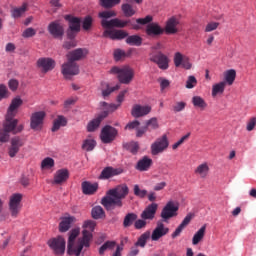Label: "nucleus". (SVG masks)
<instances>
[{
	"mask_svg": "<svg viewBox=\"0 0 256 256\" xmlns=\"http://www.w3.org/2000/svg\"><path fill=\"white\" fill-rule=\"evenodd\" d=\"M79 233H81L80 228H74L69 232L68 237V253L69 255L80 256L81 251H83V247H91V240L93 239V234L87 230L82 231V239L78 241L75 246V239L79 237Z\"/></svg>",
	"mask_w": 256,
	"mask_h": 256,
	"instance_id": "nucleus-1",
	"label": "nucleus"
},
{
	"mask_svg": "<svg viewBox=\"0 0 256 256\" xmlns=\"http://www.w3.org/2000/svg\"><path fill=\"white\" fill-rule=\"evenodd\" d=\"M108 196L102 198L101 203L105 209H111L113 205L123 207V199L129 195L127 184H120L107 192Z\"/></svg>",
	"mask_w": 256,
	"mask_h": 256,
	"instance_id": "nucleus-2",
	"label": "nucleus"
},
{
	"mask_svg": "<svg viewBox=\"0 0 256 256\" xmlns=\"http://www.w3.org/2000/svg\"><path fill=\"white\" fill-rule=\"evenodd\" d=\"M99 17L102 19L101 25L104 29H113V27L124 29L127 25H131V20L111 19V17H117V13L113 10L100 12Z\"/></svg>",
	"mask_w": 256,
	"mask_h": 256,
	"instance_id": "nucleus-3",
	"label": "nucleus"
},
{
	"mask_svg": "<svg viewBox=\"0 0 256 256\" xmlns=\"http://www.w3.org/2000/svg\"><path fill=\"white\" fill-rule=\"evenodd\" d=\"M151 21H153V16L151 15H148L145 18L136 19V23H138V25H147L145 33L148 37H159V35H163V33H165V29L157 23H151Z\"/></svg>",
	"mask_w": 256,
	"mask_h": 256,
	"instance_id": "nucleus-4",
	"label": "nucleus"
},
{
	"mask_svg": "<svg viewBox=\"0 0 256 256\" xmlns=\"http://www.w3.org/2000/svg\"><path fill=\"white\" fill-rule=\"evenodd\" d=\"M110 73L117 75L118 81L123 85H129L133 81V77H135V71L130 66H124L122 68L114 66L111 68Z\"/></svg>",
	"mask_w": 256,
	"mask_h": 256,
	"instance_id": "nucleus-5",
	"label": "nucleus"
},
{
	"mask_svg": "<svg viewBox=\"0 0 256 256\" xmlns=\"http://www.w3.org/2000/svg\"><path fill=\"white\" fill-rule=\"evenodd\" d=\"M177 211H179V206L175 202H167L160 213L161 223H169L173 217H177Z\"/></svg>",
	"mask_w": 256,
	"mask_h": 256,
	"instance_id": "nucleus-6",
	"label": "nucleus"
},
{
	"mask_svg": "<svg viewBox=\"0 0 256 256\" xmlns=\"http://www.w3.org/2000/svg\"><path fill=\"white\" fill-rule=\"evenodd\" d=\"M19 120L15 119V116L10 114L6 115V120L3 123V130L9 133H13V135H17V133H21L25 126L23 124L18 125Z\"/></svg>",
	"mask_w": 256,
	"mask_h": 256,
	"instance_id": "nucleus-7",
	"label": "nucleus"
},
{
	"mask_svg": "<svg viewBox=\"0 0 256 256\" xmlns=\"http://www.w3.org/2000/svg\"><path fill=\"white\" fill-rule=\"evenodd\" d=\"M47 244L55 255H65L66 242L62 236L48 240Z\"/></svg>",
	"mask_w": 256,
	"mask_h": 256,
	"instance_id": "nucleus-8",
	"label": "nucleus"
},
{
	"mask_svg": "<svg viewBox=\"0 0 256 256\" xmlns=\"http://www.w3.org/2000/svg\"><path fill=\"white\" fill-rule=\"evenodd\" d=\"M61 73L65 79L75 77V75H79V64H77V62L67 60V62L62 64Z\"/></svg>",
	"mask_w": 256,
	"mask_h": 256,
	"instance_id": "nucleus-9",
	"label": "nucleus"
},
{
	"mask_svg": "<svg viewBox=\"0 0 256 256\" xmlns=\"http://www.w3.org/2000/svg\"><path fill=\"white\" fill-rule=\"evenodd\" d=\"M118 135V131L115 129V127L106 125L102 128L100 138L102 143H113L115 141V138Z\"/></svg>",
	"mask_w": 256,
	"mask_h": 256,
	"instance_id": "nucleus-10",
	"label": "nucleus"
},
{
	"mask_svg": "<svg viewBox=\"0 0 256 256\" xmlns=\"http://www.w3.org/2000/svg\"><path fill=\"white\" fill-rule=\"evenodd\" d=\"M23 199V195L21 194H13L10 197L9 209L11 217L17 218L19 212L21 211V201Z\"/></svg>",
	"mask_w": 256,
	"mask_h": 256,
	"instance_id": "nucleus-11",
	"label": "nucleus"
},
{
	"mask_svg": "<svg viewBox=\"0 0 256 256\" xmlns=\"http://www.w3.org/2000/svg\"><path fill=\"white\" fill-rule=\"evenodd\" d=\"M45 111L34 112L30 117V128L33 131H41L43 129V121H45Z\"/></svg>",
	"mask_w": 256,
	"mask_h": 256,
	"instance_id": "nucleus-12",
	"label": "nucleus"
},
{
	"mask_svg": "<svg viewBox=\"0 0 256 256\" xmlns=\"http://www.w3.org/2000/svg\"><path fill=\"white\" fill-rule=\"evenodd\" d=\"M150 61H152V63H156L159 69H169V58L161 51L152 52Z\"/></svg>",
	"mask_w": 256,
	"mask_h": 256,
	"instance_id": "nucleus-13",
	"label": "nucleus"
},
{
	"mask_svg": "<svg viewBox=\"0 0 256 256\" xmlns=\"http://www.w3.org/2000/svg\"><path fill=\"white\" fill-rule=\"evenodd\" d=\"M167 147H169V140L167 139V135H163L156 139L151 145V153L152 155H159V153H163Z\"/></svg>",
	"mask_w": 256,
	"mask_h": 256,
	"instance_id": "nucleus-14",
	"label": "nucleus"
},
{
	"mask_svg": "<svg viewBox=\"0 0 256 256\" xmlns=\"http://www.w3.org/2000/svg\"><path fill=\"white\" fill-rule=\"evenodd\" d=\"M48 32L52 37H54V39H63V36L65 35V28L59 21H54L48 25Z\"/></svg>",
	"mask_w": 256,
	"mask_h": 256,
	"instance_id": "nucleus-15",
	"label": "nucleus"
},
{
	"mask_svg": "<svg viewBox=\"0 0 256 256\" xmlns=\"http://www.w3.org/2000/svg\"><path fill=\"white\" fill-rule=\"evenodd\" d=\"M25 145L23 139L19 136L13 137L10 140V147L8 148V155L9 157L13 158L16 157L17 153H19L21 147Z\"/></svg>",
	"mask_w": 256,
	"mask_h": 256,
	"instance_id": "nucleus-16",
	"label": "nucleus"
},
{
	"mask_svg": "<svg viewBox=\"0 0 256 256\" xmlns=\"http://www.w3.org/2000/svg\"><path fill=\"white\" fill-rule=\"evenodd\" d=\"M103 37L112 39V41H121V40L129 37V33H127L124 30H111V29L107 28L103 32Z\"/></svg>",
	"mask_w": 256,
	"mask_h": 256,
	"instance_id": "nucleus-17",
	"label": "nucleus"
},
{
	"mask_svg": "<svg viewBox=\"0 0 256 256\" xmlns=\"http://www.w3.org/2000/svg\"><path fill=\"white\" fill-rule=\"evenodd\" d=\"M88 54L89 50H87V48H77L73 51L68 52L66 57L68 61H72L73 63H75V61H81V59H85Z\"/></svg>",
	"mask_w": 256,
	"mask_h": 256,
	"instance_id": "nucleus-18",
	"label": "nucleus"
},
{
	"mask_svg": "<svg viewBox=\"0 0 256 256\" xmlns=\"http://www.w3.org/2000/svg\"><path fill=\"white\" fill-rule=\"evenodd\" d=\"M56 62L52 58H40L37 60V67L41 69L42 73H49L55 69Z\"/></svg>",
	"mask_w": 256,
	"mask_h": 256,
	"instance_id": "nucleus-19",
	"label": "nucleus"
},
{
	"mask_svg": "<svg viewBox=\"0 0 256 256\" xmlns=\"http://www.w3.org/2000/svg\"><path fill=\"white\" fill-rule=\"evenodd\" d=\"M168 233H169V228L165 227V224H163V222L158 221L150 237L152 241H159L161 237H165V235H167Z\"/></svg>",
	"mask_w": 256,
	"mask_h": 256,
	"instance_id": "nucleus-20",
	"label": "nucleus"
},
{
	"mask_svg": "<svg viewBox=\"0 0 256 256\" xmlns=\"http://www.w3.org/2000/svg\"><path fill=\"white\" fill-rule=\"evenodd\" d=\"M157 209H159V205L157 203L149 204L141 213V219L146 221H153L155 219V215H157Z\"/></svg>",
	"mask_w": 256,
	"mask_h": 256,
	"instance_id": "nucleus-21",
	"label": "nucleus"
},
{
	"mask_svg": "<svg viewBox=\"0 0 256 256\" xmlns=\"http://www.w3.org/2000/svg\"><path fill=\"white\" fill-rule=\"evenodd\" d=\"M108 115H109V111H103L96 118H94L92 121H90L87 125V132L93 133L94 131H97V129H99V125H101V122L103 121V119L107 118Z\"/></svg>",
	"mask_w": 256,
	"mask_h": 256,
	"instance_id": "nucleus-22",
	"label": "nucleus"
},
{
	"mask_svg": "<svg viewBox=\"0 0 256 256\" xmlns=\"http://www.w3.org/2000/svg\"><path fill=\"white\" fill-rule=\"evenodd\" d=\"M151 113V106H142L139 104H135L132 107L131 115L135 117V119H139V117H145V115H149Z\"/></svg>",
	"mask_w": 256,
	"mask_h": 256,
	"instance_id": "nucleus-23",
	"label": "nucleus"
},
{
	"mask_svg": "<svg viewBox=\"0 0 256 256\" xmlns=\"http://www.w3.org/2000/svg\"><path fill=\"white\" fill-rule=\"evenodd\" d=\"M122 173L123 168H113L111 166H108L102 170L99 179H111V177H117V175H121Z\"/></svg>",
	"mask_w": 256,
	"mask_h": 256,
	"instance_id": "nucleus-24",
	"label": "nucleus"
},
{
	"mask_svg": "<svg viewBox=\"0 0 256 256\" xmlns=\"http://www.w3.org/2000/svg\"><path fill=\"white\" fill-rule=\"evenodd\" d=\"M67 179H69V170L67 169L57 170L54 175L53 185H61L65 183Z\"/></svg>",
	"mask_w": 256,
	"mask_h": 256,
	"instance_id": "nucleus-25",
	"label": "nucleus"
},
{
	"mask_svg": "<svg viewBox=\"0 0 256 256\" xmlns=\"http://www.w3.org/2000/svg\"><path fill=\"white\" fill-rule=\"evenodd\" d=\"M151 165H153V160L149 158L148 156H144L142 159H140L136 166L135 169L137 171H149L151 169Z\"/></svg>",
	"mask_w": 256,
	"mask_h": 256,
	"instance_id": "nucleus-26",
	"label": "nucleus"
},
{
	"mask_svg": "<svg viewBox=\"0 0 256 256\" xmlns=\"http://www.w3.org/2000/svg\"><path fill=\"white\" fill-rule=\"evenodd\" d=\"M75 223V217L68 216L63 217L61 222L59 223V231L60 233H67L71 229V225Z\"/></svg>",
	"mask_w": 256,
	"mask_h": 256,
	"instance_id": "nucleus-27",
	"label": "nucleus"
},
{
	"mask_svg": "<svg viewBox=\"0 0 256 256\" xmlns=\"http://www.w3.org/2000/svg\"><path fill=\"white\" fill-rule=\"evenodd\" d=\"M191 219H193V215L192 214H188L183 219L181 224L172 233V235H171L172 239H176V237H179V235H181V233H183V229H185V227H187V225H189V223H191Z\"/></svg>",
	"mask_w": 256,
	"mask_h": 256,
	"instance_id": "nucleus-28",
	"label": "nucleus"
},
{
	"mask_svg": "<svg viewBox=\"0 0 256 256\" xmlns=\"http://www.w3.org/2000/svg\"><path fill=\"white\" fill-rule=\"evenodd\" d=\"M98 189L99 184L97 183H91L89 181L82 183V193H84V195H94V193H97Z\"/></svg>",
	"mask_w": 256,
	"mask_h": 256,
	"instance_id": "nucleus-29",
	"label": "nucleus"
},
{
	"mask_svg": "<svg viewBox=\"0 0 256 256\" xmlns=\"http://www.w3.org/2000/svg\"><path fill=\"white\" fill-rule=\"evenodd\" d=\"M177 25H179V20H177L175 17L170 18L166 23L165 32L168 35H175V33L178 31Z\"/></svg>",
	"mask_w": 256,
	"mask_h": 256,
	"instance_id": "nucleus-30",
	"label": "nucleus"
},
{
	"mask_svg": "<svg viewBox=\"0 0 256 256\" xmlns=\"http://www.w3.org/2000/svg\"><path fill=\"white\" fill-rule=\"evenodd\" d=\"M149 239H151V231L147 230L138 237L134 245L135 247H141L142 249H145Z\"/></svg>",
	"mask_w": 256,
	"mask_h": 256,
	"instance_id": "nucleus-31",
	"label": "nucleus"
},
{
	"mask_svg": "<svg viewBox=\"0 0 256 256\" xmlns=\"http://www.w3.org/2000/svg\"><path fill=\"white\" fill-rule=\"evenodd\" d=\"M23 105V100L21 98H14L8 108L7 115H12L15 117L17 115V109Z\"/></svg>",
	"mask_w": 256,
	"mask_h": 256,
	"instance_id": "nucleus-32",
	"label": "nucleus"
},
{
	"mask_svg": "<svg viewBox=\"0 0 256 256\" xmlns=\"http://www.w3.org/2000/svg\"><path fill=\"white\" fill-rule=\"evenodd\" d=\"M102 96L103 97H109L114 91H119L120 85L117 84L116 86L110 87L108 83L102 82Z\"/></svg>",
	"mask_w": 256,
	"mask_h": 256,
	"instance_id": "nucleus-33",
	"label": "nucleus"
},
{
	"mask_svg": "<svg viewBox=\"0 0 256 256\" xmlns=\"http://www.w3.org/2000/svg\"><path fill=\"white\" fill-rule=\"evenodd\" d=\"M207 230V226L203 225L193 236V245L197 246L199 243L203 241L205 238V231Z\"/></svg>",
	"mask_w": 256,
	"mask_h": 256,
	"instance_id": "nucleus-34",
	"label": "nucleus"
},
{
	"mask_svg": "<svg viewBox=\"0 0 256 256\" xmlns=\"http://www.w3.org/2000/svg\"><path fill=\"white\" fill-rule=\"evenodd\" d=\"M225 87H227V82H219L212 86V97H217V95H223L225 93Z\"/></svg>",
	"mask_w": 256,
	"mask_h": 256,
	"instance_id": "nucleus-35",
	"label": "nucleus"
},
{
	"mask_svg": "<svg viewBox=\"0 0 256 256\" xmlns=\"http://www.w3.org/2000/svg\"><path fill=\"white\" fill-rule=\"evenodd\" d=\"M127 45H132L134 47H141L143 45V38L139 35H131L126 38Z\"/></svg>",
	"mask_w": 256,
	"mask_h": 256,
	"instance_id": "nucleus-36",
	"label": "nucleus"
},
{
	"mask_svg": "<svg viewBox=\"0 0 256 256\" xmlns=\"http://www.w3.org/2000/svg\"><path fill=\"white\" fill-rule=\"evenodd\" d=\"M117 247V242L115 241H106L98 250L99 255H105V251H113Z\"/></svg>",
	"mask_w": 256,
	"mask_h": 256,
	"instance_id": "nucleus-37",
	"label": "nucleus"
},
{
	"mask_svg": "<svg viewBox=\"0 0 256 256\" xmlns=\"http://www.w3.org/2000/svg\"><path fill=\"white\" fill-rule=\"evenodd\" d=\"M65 126H67V119L65 118V116H58V118L55 119L53 122L52 131L53 133H55L56 131H59L61 127Z\"/></svg>",
	"mask_w": 256,
	"mask_h": 256,
	"instance_id": "nucleus-38",
	"label": "nucleus"
},
{
	"mask_svg": "<svg viewBox=\"0 0 256 256\" xmlns=\"http://www.w3.org/2000/svg\"><path fill=\"white\" fill-rule=\"evenodd\" d=\"M195 173L202 179L207 178V175H209V165L207 163L200 164L195 170Z\"/></svg>",
	"mask_w": 256,
	"mask_h": 256,
	"instance_id": "nucleus-39",
	"label": "nucleus"
},
{
	"mask_svg": "<svg viewBox=\"0 0 256 256\" xmlns=\"http://www.w3.org/2000/svg\"><path fill=\"white\" fill-rule=\"evenodd\" d=\"M123 148L132 153V155H137V153H139V143L137 142L123 143Z\"/></svg>",
	"mask_w": 256,
	"mask_h": 256,
	"instance_id": "nucleus-40",
	"label": "nucleus"
},
{
	"mask_svg": "<svg viewBox=\"0 0 256 256\" xmlns=\"http://www.w3.org/2000/svg\"><path fill=\"white\" fill-rule=\"evenodd\" d=\"M122 11L125 17H133V15L137 13V10L135 9V7L129 3L122 4Z\"/></svg>",
	"mask_w": 256,
	"mask_h": 256,
	"instance_id": "nucleus-41",
	"label": "nucleus"
},
{
	"mask_svg": "<svg viewBox=\"0 0 256 256\" xmlns=\"http://www.w3.org/2000/svg\"><path fill=\"white\" fill-rule=\"evenodd\" d=\"M136 219H138L137 214H135V213L126 214V216L124 217V220H123V227H125L126 229H127V227H131V225H133V223H135Z\"/></svg>",
	"mask_w": 256,
	"mask_h": 256,
	"instance_id": "nucleus-42",
	"label": "nucleus"
},
{
	"mask_svg": "<svg viewBox=\"0 0 256 256\" xmlns=\"http://www.w3.org/2000/svg\"><path fill=\"white\" fill-rule=\"evenodd\" d=\"M235 79H236L235 70L231 69L224 73V83H226V85H233Z\"/></svg>",
	"mask_w": 256,
	"mask_h": 256,
	"instance_id": "nucleus-43",
	"label": "nucleus"
},
{
	"mask_svg": "<svg viewBox=\"0 0 256 256\" xmlns=\"http://www.w3.org/2000/svg\"><path fill=\"white\" fill-rule=\"evenodd\" d=\"M193 105L194 107H198L200 111H205V109H207V102L200 96L193 97Z\"/></svg>",
	"mask_w": 256,
	"mask_h": 256,
	"instance_id": "nucleus-44",
	"label": "nucleus"
},
{
	"mask_svg": "<svg viewBox=\"0 0 256 256\" xmlns=\"http://www.w3.org/2000/svg\"><path fill=\"white\" fill-rule=\"evenodd\" d=\"M95 147H97V142L93 139H86L82 143L83 151L90 152V151H93V149H95Z\"/></svg>",
	"mask_w": 256,
	"mask_h": 256,
	"instance_id": "nucleus-45",
	"label": "nucleus"
},
{
	"mask_svg": "<svg viewBox=\"0 0 256 256\" xmlns=\"http://www.w3.org/2000/svg\"><path fill=\"white\" fill-rule=\"evenodd\" d=\"M91 215L93 219H103V217H105V210H103L101 206H95L92 208Z\"/></svg>",
	"mask_w": 256,
	"mask_h": 256,
	"instance_id": "nucleus-46",
	"label": "nucleus"
},
{
	"mask_svg": "<svg viewBox=\"0 0 256 256\" xmlns=\"http://www.w3.org/2000/svg\"><path fill=\"white\" fill-rule=\"evenodd\" d=\"M72 31H81V20L77 17H73L70 19L69 28Z\"/></svg>",
	"mask_w": 256,
	"mask_h": 256,
	"instance_id": "nucleus-47",
	"label": "nucleus"
},
{
	"mask_svg": "<svg viewBox=\"0 0 256 256\" xmlns=\"http://www.w3.org/2000/svg\"><path fill=\"white\" fill-rule=\"evenodd\" d=\"M146 128L148 131H155L159 128V121L153 117L146 122Z\"/></svg>",
	"mask_w": 256,
	"mask_h": 256,
	"instance_id": "nucleus-48",
	"label": "nucleus"
},
{
	"mask_svg": "<svg viewBox=\"0 0 256 256\" xmlns=\"http://www.w3.org/2000/svg\"><path fill=\"white\" fill-rule=\"evenodd\" d=\"M96 226L97 223L93 220H86L83 224L84 231H88L89 233H91V235H93Z\"/></svg>",
	"mask_w": 256,
	"mask_h": 256,
	"instance_id": "nucleus-49",
	"label": "nucleus"
},
{
	"mask_svg": "<svg viewBox=\"0 0 256 256\" xmlns=\"http://www.w3.org/2000/svg\"><path fill=\"white\" fill-rule=\"evenodd\" d=\"M101 6L105 9H111V7H115V5H119L121 0H100Z\"/></svg>",
	"mask_w": 256,
	"mask_h": 256,
	"instance_id": "nucleus-50",
	"label": "nucleus"
},
{
	"mask_svg": "<svg viewBox=\"0 0 256 256\" xmlns=\"http://www.w3.org/2000/svg\"><path fill=\"white\" fill-rule=\"evenodd\" d=\"M52 167H55V160L51 157H47L41 162V168L42 169H51Z\"/></svg>",
	"mask_w": 256,
	"mask_h": 256,
	"instance_id": "nucleus-51",
	"label": "nucleus"
},
{
	"mask_svg": "<svg viewBox=\"0 0 256 256\" xmlns=\"http://www.w3.org/2000/svg\"><path fill=\"white\" fill-rule=\"evenodd\" d=\"M25 11H27V5L24 4L20 8H15L12 10V17H14V19H18V17H21Z\"/></svg>",
	"mask_w": 256,
	"mask_h": 256,
	"instance_id": "nucleus-52",
	"label": "nucleus"
},
{
	"mask_svg": "<svg viewBox=\"0 0 256 256\" xmlns=\"http://www.w3.org/2000/svg\"><path fill=\"white\" fill-rule=\"evenodd\" d=\"M10 95L11 93H9V89L5 84H0V101H3V99H9Z\"/></svg>",
	"mask_w": 256,
	"mask_h": 256,
	"instance_id": "nucleus-53",
	"label": "nucleus"
},
{
	"mask_svg": "<svg viewBox=\"0 0 256 256\" xmlns=\"http://www.w3.org/2000/svg\"><path fill=\"white\" fill-rule=\"evenodd\" d=\"M93 25V18L91 16H86L82 22V28L84 31H89Z\"/></svg>",
	"mask_w": 256,
	"mask_h": 256,
	"instance_id": "nucleus-54",
	"label": "nucleus"
},
{
	"mask_svg": "<svg viewBox=\"0 0 256 256\" xmlns=\"http://www.w3.org/2000/svg\"><path fill=\"white\" fill-rule=\"evenodd\" d=\"M189 137H191V133H188L186 135H184L181 139H179L177 142H175L172 145V149L175 151L176 149H179V147H181V145L184 144L185 141H187V139H189Z\"/></svg>",
	"mask_w": 256,
	"mask_h": 256,
	"instance_id": "nucleus-55",
	"label": "nucleus"
},
{
	"mask_svg": "<svg viewBox=\"0 0 256 256\" xmlns=\"http://www.w3.org/2000/svg\"><path fill=\"white\" fill-rule=\"evenodd\" d=\"M134 195L140 197V199H145V197H147V190L139 189V185L136 184L134 186Z\"/></svg>",
	"mask_w": 256,
	"mask_h": 256,
	"instance_id": "nucleus-56",
	"label": "nucleus"
},
{
	"mask_svg": "<svg viewBox=\"0 0 256 256\" xmlns=\"http://www.w3.org/2000/svg\"><path fill=\"white\" fill-rule=\"evenodd\" d=\"M134 227L137 230L145 229L147 227V220H145L143 218L136 219V221L134 222Z\"/></svg>",
	"mask_w": 256,
	"mask_h": 256,
	"instance_id": "nucleus-57",
	"label": "nucleus"
},
{
	"mask_svg": "<svg viewBox=\"0 0 256 256\" xmlns=\"http://www.w3.org/2000/svg\"><path fill=\"white\" fill-rule=\"evenodd\" d=\"M35 35H37V30L30 27L24 30L22 37H24L25 39H29L30 37H35Z\"/></svg>",
	"mask_w": 256,
	"mask_h": 256,
	"instance_id": "nucleus-58",
	"label": "nucleus"
},
{
	"mask_svg": "<svg viewBox=\"0 0 256 256\" xmlns=\"http://www.w3.org/2000/svg\"><path fill=\"white\" fill-rule=\"evenodd\" d=\"M185 57L180 52H177L174 56V65L175 67H181Z\"/></svg>",
	"mask_w": 256,
	"mask_h": 256,
	"instance_id": "nucleus-59",
	"label": "nucleus"
},
{
	"mask_svg": "<svg viewBox=\"0 0 256 256\" xmlns=\"http://www.w3.org/2000/svg\"><path fill=\"white\" fill-rule=\"evenodd\" d=\"M126 54L125 51L121 50V49H116L114 51V59L115 61H121V59H125Z\"/></svg>",
	"mask_w": 256,
	"mask_h": 256,
	"instance_id": "nucleus-60",
	"label": "nucleus"
},
{
	"mask_svg": "<svg viewBox=\"0 0 256 256\" xmlns=\"http://www.w3.org/2000/svg\"><path fill=\"white\" fill-rule=\"evenodd\" d=\"M139 125H141V123L139 122V120H134L132 122H129L126 126L125 129L128 131H133V129H139Z\"/></svg>",
	"mask_w": 256,
	"mask_h": 256,
	"instance_id": "nucleus-61",
	"label": "nucleus"
},
{
	"mask_svg": "<svg viewBox=\"0 0 256 256\" xmlns=\"http://www.w3.org/2000/svg\"><path fill=\"white\" fill-rule=\"evenodd\" d=\"M158 83H160L161 91H165L171 85V82L163 77L158 78Z\"/></svg>",
	"mask_w": 256,
	"mask_h": 256,
	"instance_id": "nucleus-62",
	"label": "nucleus"
},
{
	"mask_svg": "<svg viewBox=\"0 0 256 256\" xmlns=\"http://www.w3.org/2000/svg\"><path fill=\"white\" fill-rule=\"evenodd\" d=\"M219 27V22H210L206 25L205 31L211 32L216 30Z\"/></svg>",
	"mask_w": 256,
	"mask_h": 256,
	"instance_id": "nucleus-63",
	"label": "nucleus"
},
{
	"mask_svg": "<svg viewBox=\"0 0 256 256\" xmlns=\"http://www.w3.org/2000/svg\"><path fill=\"white\" fill-rule=\"evenodd\" d=\"M256 125V117H252L246 126L247 131H253L254 127Z\"/></svg>",
	"mask_w": 256,
	"mask_h": 256,
	"instance_id": "nucleus-64",
	"label": "nucleus"
}]
</instances>
